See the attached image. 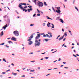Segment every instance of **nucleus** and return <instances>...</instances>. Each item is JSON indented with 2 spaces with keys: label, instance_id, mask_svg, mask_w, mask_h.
<instances>
[{
  "label": "nucleus",
  "instance_id": "obj_5",
  "mask_svg": "<svg viewBox=\"0 0 79 79\" xmlns=\"http://www.w3.org/2000/svg\"><path fill=\"white\" fill-rule=\"evenodd\" d=\"M8 27V25L6 24L5 26L2 27L3 29H4V30Z\"/></svg>",
  "mask_w": 79,
  "mask_h": 79
},
{
  "label": "nucleus",
  "instance_id": "obj_7",
  "mask_svg": "<svg viewBox=\"0 0 79 79\" xmlns=\"http://www.w3.org/2000/svg\"><path fill=\"white\" fill-rule=\"evenodd\" d=\"M56 13H59V14H60V13H61V11L60 10H56Z\"/></svg>",
  "mask_w": 79,
  "mask_h": 79
},
{
  "label": "nucleus",
  "instance_id": "obj_55",
  "mask_svg": "<svg viewBox=\"0 0 79 79\" xmlns=\"http://www.w3.org/2000/svg\"><path fill=\"white\" fill-rule=\"evenodd\" d=\"M31 69H27V71H30V70Z\"/></svg>",
  "mask_w": 79,
  "mask_h": 79
},
{
  "label": "nucleus",
  "instance_id": "obj_19",
  "mask_svg": "<svg viewBox=\"0 0 79 79\" xmlns=\"http://www.w3.org/2000/svg\"><path fill=\"white\" fill-rule=\"evenodd\" d=\"M62 39H63L60 37L59 38L58 40H59V41H60V40H61Z\"/></svg>",
  "mask_w": 79,
  "mask_h": 79
},
{
  "label": "nucleus",
  "instance_id": "obj_42",
  "mask_svg": "<svg viewBox=\"0 0 79 79\" xmlns=\"http://www.w3.org/2000/svg\"><path fill=\"white\" fill-rule=\"evenodd\" d=\"M66 40V38H64L63 39V41L64 42V41H65V40Z\"/></svg>",
  "mask_w": 79,
  "mask_h": 79
},
{
  "label": "nucleus",
  "instance_id": "obj_57",
  "mask_svg": "<svg viewBox=\"0 0 79 79\" xmlns=\"http://www.w3.org/2000/svg\"><path fill=\"white\" fill-rule=\"evenodd\" d=\"M62 32H64V29H62Z\"/></svg>",
  "mask_w": 79,
  "mask_h": 79
},
{
  "label": "nucleus",
  "instance_id": "obj_38",
  "mask_svg": "<svg viewBox=\"0 0 79 79\" xmlns=\"http://www.w3.org/2000/svg\"><path fill=\"white\" fill-rule=\"evenodd\" d=\"M0 77H1V78H2L3 77V76L1 75H0Z\"/></svg>",
  "mask_w": 79,
  "mask_h": 79
},
{
  "label": "nucleus",
  "instance_id": "obj_35",
  "mask_svg": "<svg viewBox=\"0 0 79 79\" xmlns=\"http://www.w3.org/2000/svg\"><path fill=\"white\" fill-rule=\"evenodd\" d=\"M37 11H38V13H39L40 12V11H39V9H37Z\"/></svg>",
  "mask_w": 79,
  "mask_h": 79
},
{
  "label": "nucleus",
  "instance_id": "obj_23",
  "mask_svg": "<svg viewBox=\"0 0 79 79\" xmlns=\"http://www.w3.org/2000/svg\"><path fill=\"white\" fill-rule=\"evenodd\" d=\"M64 35L65 37H66L67 36V33H66H66H65L64 34Z\"/></svg>",
  "mask_w": 79,
  "mask_h": 79
},
{
  "label": "nucleus",
  "instance_id": "obj_56",
  "mask_svg": "<svg viewBox=\"0 0 79 79\" xmlns=\"http://www.w3.org/2000/svg\"><path fill=\"white\" fill-rule=\"evenodd\" d=\"M73 56H74V57H77V56L76 55H75L74 54H73Z\"/></svg>",
  "mask_w": 79,
  "mask_h": 79
},
{
  "label": "nucleus",
  "instance_id": "obj_18",
  "mask_svg": "<svg viewBox=\"0 0 79 79\" xmlns=\"http://www.w3.org/2000/svg\"><path fill=\"white\" fill-rule=\"evenodd\" d=\"M75 9L77 10V11H79V9H78V8L77 7L75 6Z\"/></svg>",
  "mask_w": 79,
  "mask_h": 79
},
{
  "label": "nucleus",
  "instance_id": "obj_2",
  "mask_svg": "<svg viewBox=\"0 0 79 79\" xmlns=\"http://www.w3.org/2000/svg\"><path fill=\"white\" fill-rule=\"evenodd\" d=\"M38 6L39 7H43V6H44V3H43L42 2L39 1L38 2Z\"/></svg>",
  "mask_w": 79,
  "mask_h": 79
},
{
  "label": "nucleus",
  "instance_id": "obj_15",
  "mask_svg": "<svg viewBox=\"0 0 79 79\" xmlns=\"http://www.w3.org/2000/svg\"><path fill=\"white\" fill-rule=\"evenodd\" d=\"M46 37H48L49 38H50V35H48V34H46Z\"/></svg>",
  "mask_w": 79,
  "mask_h": 79
},
{
  "label": "nucleus",
  "instance_id": "obj_31",
  "mask_svg": "<svg viewBox=\"0 0 79 79\" xmlns=\"http://www.w3.org/2000/svg\"><path fill=\"white\" fill-rule=\"evenodd\" d=\"M52 10H53L54 11V12H56V11H55V9L54 8H53V7H52Z\"/></svg>",
  "mask_w": 79,
  "mask_h": 79
},
{
  "label": "nucleus",
  "instance_id": "obj_28",
  "mask_svg": "<svg viewBox=\"0 0 79 79\" xmlns=\"http://www.w3.org/2000/svg\"><path fill=\"white\" fill-rule=\"evenodd\" d=\"M36 13L35 12V14L33 15V17H34V16H36V14H35Z\"/></svg>",
  "mask_w": 79,
  "mask_h": 79
},
{
  "label": "nucleus",
  "instance_id": "obj_4",
  "mask_svg": "<svg viewBox=\"0 0 79 79\" xmlns=\"http://www.w3.org/2000/svg\"><path fill=\"white\" fill-rule=\"evenodd\" d=\"M28 42H29L28 43V45H31L33 44V42L31 41H28Z\"/></svg>",
  "mask_w": 79,
  "mask_h": 79
},
{
  "label": "nucleus",
  "instance_id": "obj_8",
  "mask_svg": "<svg viewBox=\"0 0 79 79\" xmlns=\"http://www.w3.org/2000/svg\"><path fill=\"white\" fill-rule=\"evenodd\" d=\"M31 11H32V8L28 9V13H29Z\"/></svg>",
  "mask_w": 79,
  "mask_h": 79
},
{
  "label": "nucleus",
  "instance_id": "obj_6",
  "mask_svg": "<svg viewBox=\"0 0 79 79\" xmlns=\"http://www.w3.org/2000/svg\"><path fill=\"white\" fill-rule=\"evenodd\" d=\"M11 40L14 41H16V38H15L14 37H13L11 39Z\"/></svg>",
  "mask_w": 79,
  "mask_h": 79
},
{
  "label": "nucleus",
  "instance_id": "obj_12",
  "mask_svg": "<svg viewBox=\"0 0 79 79\" xmlns=\"http://www.w3.org/2000/svg\"><path fill=\"white\" fill-rule=\"evenodd\" d=\"M46 18H48L47 19H51V20H53V19H52V18L50 17H49L48 16H47Z\"/></svg>",
  "mask_w": 79,
  "mask_h": 79
},
{
  "label": "nucleus",
  "instance_id": "obj_45",
  "mask_svg": "<svg viewBox=\"0 0 79 79\" xmlns=\"http://www.w3.org/2000/svg\"><path fill=\"white\" fill-rule=\"evenodd\" d=\"M10 71V69H9V70H7L6 71V72H8Z\"/></svg>",
  "mask_w": 79,
  "mask_h": 79
},
{
  "label": "nucleus",
  "instance_id": "obj_50",
  "mask_svg": "<svg viewBox=\"0 0 79 79\" xmlns=\"http://www.w3.org/2000/svg\"><path fill=\"white\" fill-rule=\"evenodd\" d=\"M34 26V24H31L30 25V26Z\"/></svg>",
  "mask_w": 79,
  "mask_h": 79
},
{
  "label": "nucleus",
  "instance_id": "obj_36",
  "mask_svg": "<svg viewBox=\"0 0 79 79\" xmlns=\"http://www.w3.org/2000/svg\"><path fill=\"white\" fill-rule=\"evenodd\" d=\"M17 75V73H15L14 74V76H16Z\"/></svg>",
  "mask_w": 79,
  "mask_h": 79
},
{
  "label": "nucleus",
  "instance_id": "obj_60",
  "mask_svg": "<svg viewBox=\"0 0 79 79\" xmlns=\"http://www.w3.org/2000/svg\"><path fill=\"white\" fill-rule=\"evenodd\" d=\"M27 10H26V9H25V12H27Z\"/></svg>",
  "mask_w": 79,
  "mask_h": 79
},
{
  "label": "nucleus",
  "instance_id": "obj_48",
  "mask_svg": "<svg viewBox=\"0 0 79 79\" xmlns=\"http://www.w3.org/2000/svg\"><path fill=\"white\" fill-rule=\"evenodd\" d=\"M27 8V6H26L24 7V8Z\"/></svg>",
  "mask_w": 79,
  "mask_h": 79
},
{
  "label": "nucleus",
  "instance_id": "obj_59",
  "mask_svg": "<svg viewBox=\"0 0 79 79\" xmlns=\"http://www.w3.org/2000/svg\"><path fill=\"white\" fill-rule=\"evenodd\" d=\"M52 68L48 69V71H50V70H52Z\"/></svg>",
  "mask_w": 79,
  "mask_h": 79
},
{
  "label": "nucleus",
  "instance_id": "obj_46",
  "mask_svg": "<svg viewBox=\"0 0 79 79\" xmlns=\"http://www.w3.org/2000/svg\"><path fill=\"white\" fill-rule=\"evenodd\" d=\"M43 37H47V36L45 34H44V35Z\"/></svg>",
  "mask_w": 79,
  "mask_h": 79
},
{
  "label": "nucleus",
  "instance_id": "obj_61",
  "mask_svg": "<svg viewBox=\"0 0 79 79\" xmlns=\"http://www.w3.org/2000/svg\"><path fill=\"white\" fill-rule=\"evenodd\" d=\"M32 7V6H30V7H29V8H31Z\"/></svg>",
  "mask_w": 79,
  "mask_h": 79
},
{
  "label": "nucleus",
  "instance_id": "obj_29",
  "mask_svg": "<svg viewBox=\"0 0 79 79\" xmlns=\"http://www.w3.org/2000/svg\"><path fill=\"white\" fill-rule=\"evenodd\" d=\"M56 8H57V10H60V7H57Z\"/></svg>",
  "mask_w": 79,
  "mask_h": 79
},
{
  "label": "nucleus",
  "instance_id": "obj_1",
  "mask_svg": "<svg viewBox=\"0 0 79 79\" xmlns=\"http://www.w3.org/2000/svg\"><path fill=\"white\" fill-rule=\"evenodd\" d=\"M39 38V37H38V36H36L35 38V42L36 43L34 44L35 47H37V46H40V43L38 42V41L37 40Z\"/></svg>",
  "mask_w": 79,
  "mask_h": 79
},
{
  "label": "nucleus",
  "instance_id": "obj_9",
  "mask_svg": "<svg viewBox=\"0 0 79 79\" xmlns=\"http://www.w3.org/2000/svg\"><path fill=\"white\" fill-rule=\"evenodd\" d=\"M20 8L21 10H23V11H24L26 10V9H24L23 7H20Z\"/></svg>",
  "mask_w": 79,
  "mask_h": 79
},
{
  "label": "nucleus",
  "instance_id": "obj_51",
  "mask_svg": "<svg viewBox=\"0 0 79 79\" xmlns=\"http://www.w3.org/2000/svg\"><path fill=\"white\" fill-rule=\"evenodd\" d=\"M60 37L63 39V38L64 37V35H63L62 36Z\"/></svg>",
  "mask_w": 79,
  "mask_h": 79
},
{
  "label": "nucleus",
  "instance_id": "obj_62",
  "mask_svg": "<svg viewBox=\"0 0 79 79\" xmlns=\"http://www.w3.org/2000/svg\"><path fill=\"white\" fill-rule=\"evenodd\" d=\"M72 45H74V43H73L72 44Z\"/></svg>",
  "mask_w": 79,
  "mask_h": 79
},
{
  "label": "nucleus",
  "instance_id": "obj_3",
  "mask_svg": "<svg viewBox=\"0 0 79 79\" xmlns=\"http://www.w3.org/2000/svg\"><path fill=\"white\" fill-rule=\"evenodd\" d=\"M13 33L15 36H16L17 37L19 36V32H18V31L15 30L14 31Z\"/></svg>",
  "mask_w": 79,
  "mask_h": 79
},
{
  "label": "nucleus",
  "instance_id": "obj_37",
  "mask_svg": "<svg viewBox=\"0 0 79 79\" xmlns=\"http://www.w3.org/2000/svg\"><path fill=\"white\" fill-rule=\"evenodd\" d=\"M60 36H61L60 35L58 36L57 38H56V39H58V38L60 37Z\"/></svg>",
  "mask_w": 79,
  "mask_h": 79
},
{
  "label": "nucleus",
  "instance_id": "obj_40",
  "mask_svg": "<svg viewBox=\"0 0 79 79\" xmlns=\"http://www.w3.org/2000/svg\"><path fill=\"white\" fill-rule=\"evenodd\" d=\"M31 62L32 63H35V61L34 60V61H31Z\"/></svg>",
  "mask_w": 79,
  "mask_h": 79
},
{
  "label": "nucleus",
  "instance_id": "obj_26",
  "mask_svg": "<svg viewBox=\"0 0 79 79\" xmlns=\"http://www.w3.org/2000/svg\"><path fill=\"white\" fill-rule=\"evenodd\" d=\"M6 74V73H5V72H4L2 73L1 74Z\"/></svg>",
  "mask_w": 79,
  "mask_h": 79
},
{
  "label": "nucleus",
  "instance_id": "obj_64",
  "mask_svg": "<svg viewBox=\"0 0 79 79\" xmlns=\"http://www.w3.org/2000/svg\"><path fill=\"white\" fill-rule=\"evenodd\" d=\"M48 24L49 25H50V23L49 22H48Z\"/></svg>",
  "mask_w": 79,
  "mask_h": 79
},
{
  "label": "nucleus",
  "instance_id": "obj_49",
  "mask_svg": "<svg viewBox=\"0 0 79 79\" xmlns=\"http://www.w3.org/2000/svg\"><path fill=\"white\" fill-rule=\"evenodd\" d=\"M1 45H5V43H2V44H1Z\"/></svg>",
  "mask_w": 79,
  "mask_h": 79
},
{
  "label": "nucleus",
  "instance_id": "obj_63",
  "mask_svg": "<svg viewBox=\"0 0 79 79\" xmlns=\"http://www.w3.org/2000/svg\"><path fill=\"white\" fill-rule=\"evenodd\" d=\"M74 48V46H72V47H71V49H73V48Z\"/></svg>",
  "mask_w": 79,
  "mask_h": 79
},
{
  "label": "nucleus",
  "instance_id": "obj_30",
  "mask_svg": "<svg viewBox=\"0 0 79 79\" xmlns=\"http://www.w3.org/2000/svg\"><path fill=\"white\" fill-rule=\"evenodd\" d=\"M3 61H5V62L6 63V60H5V58H3Z\"/></svg>",
  "mask_w": 79,
  "mask_h": 79
},
{
  "label": "nucleus",
  "instance_id": "obj_20",
  "mask_svg": "<svg viewBox=\"0 0 79 79\" xmlns=\"http://www.w3.org/2000/svg\"><path fill=\"white\" fill-rule=\"evenodd\" d=\"M51 25H52V26L51 27L53 29L55 27H54V25H53V23H52Z\"/></svg>",
  "mask_w": 79,
  "mask_h": 79
},
{
  "label": "nucleus",
  "instance_id": "obj_52",
  "mask_svg": "<svg viewBox=\"0 0 79 79\" xmlns=\"http://www.w3.org/2000/svg\"><path fill=\"white\" fill-rule=\"evenodd\" d=\"M15 12H16V13H17L18 15L19 14V13H18V11L17 10H15Z\"/></svg>",
  "mask_w": 79,
  "mask_h": 79
},
{
  "label": "nucleus",
  "instance_id": "obj_13",
  "mask_svg": "<svg viewBox=\"0 0 79 79\" xmlns=\"http://www.w3.org/2000/svg\"><path fill=\"white\" fill-rule=\"evenodd\" d=\"M4 33H3V31H2L1 33V36H3V35Z\"/></svg>",
  "mask_w": 79,
  "mask_h": 79
},
{
  "label": "nucleus",
  "instance_id": "obj_41",
  "mask_svg": "<svg viewBox=\"0 0 79 79\" xmlns=\"http://www.w3.org/2000/svg\"><path fill=\"white\" fill-rule=\"evenodd\" d=\"M47 26L48 27H50V25L48 24H47Z\"/></svg>",
  "mask_w": 79,
  "mask_h": 79
},
{
  "label": "nucleus",
  "instance_id": "obj_44",
  "mask_svg": "<svg viewBox=\"0 0 79 79\" xmlns=\"http://www.w3.org/2000/svg\"><path fill=\"white\" fill-rule=\"evenodd\" d=\"M45 40L46 42H47L48 41V39H46Z\"/></svg>",
  "mask_w": 79,
  "mask_h": 79
},
{
  "label": "nucleus",
  "instance_id": "obj_22",
  "mask_svg": "<svg viewBox=\"0 0 79 79\" xmlns=\"http://www.w3.org/2000/svg\"><path fill=\"white\" fill-rule=\"evenodd\" d=\"M44 5H45V6H47V4L46 3V2H44Z\"/></svg>",
  "mask_w": 79,
  "mask_h": 79
},
{
  "label": "nucleus",
  "instance_id": "obj_33",
  "mask_svg": "<svg viewBox=\"0 0 79 79\" xmlns=\"http://www.w3.org/2000/svg\"><path fill=\"white\" fill-rule=\"evenodd\" d=\"M6 16H7V15H6L5 16H4L3 17L4 18H6Z\"/></svg>",
  "mask_w": 79,
  "mask_h": 79
},
{
  "label": "nucleus",
  "instance_id": "obj_53",
  "mask_svg": "<svg viewBox=\"0 0 79 79\" xmlns=\"http://www.w3.org/2000/svg\"><path fill=\"white\" fill-rule=\"evenodd\" d=\"M60 18V17H58L57 18H56V20H58V19Z\"/></svg>",
  "mask_w": 79,
  "mask_h": 79
},
{
  "label": "nucleus",
  "instance_id": "obj_27",
  "mask_svg": "<svg viewBox=\"0 0 79 79\" xmlns=\"http://www.w3.org/2000/svg\"><path fill=\"white\" fill-rule=\"evenodd\" d=\"M5 47H6L7 48H9V46H8L7 45H5Z\"/></svg>",
  "mask_w": 79,
  "mask_h": 79
},
{
  "label": "nucleus",
  "instance_id": "obj_25",
  "mask_svg": "<svg viewBox=\"0 0 79 79\" xmlns=\"http://www.w3.org/2000/svg\"><path fill=\"white\" fill-rule=\"evenodd\" d=\"M37 37H40V34H37Z\"/></svg>",
  "mask_w": 79,
  "mask_h": 79
},
{
  "label": "nucleus",
  "instance_id": "obj_17",
  "mask_svg": "<svg viewBox=\"0 0 79 79\" xmlns=\"http://www.w3.org/2000/svg\"><path fill=\"white\" fill-rule=\"evenodd\" d=\"M8 43H9V44H11H11H13V42H12L11 41H9L8 42Z\"/></svg>",
  "mask_w": 79,
  "mask_h": 79
},
{
  "label": "nucleus",
  "instance_id": "obj_39",
  "mask_svg": "<svg viewBox=\"0 0 79 79\" xmlns=\"http://www.w3.org/2000/svg\"><path fill=\"white\" fill-rule=\"evenodd\" d=\"M48 34H49L50 35H52V33H49V32H48Z\"/></svg>",
  "mask_w": 79,
  "mask_h": 79
},
{
  "label": "nucleus",
  "instance_id": "obj_58",
  "mask_svg": "<svg viewBox=\"0 0 79 79\" xmlns=\"http://www.w3.org/2000/svg\"><path fill=\"white\" fill-rule=\"evenodd\" d=\"M33 53H34L33 52H30L29 54H33Z\"/></svg>",
  "mask_w": 79,
  "mask_h": 79
},
{
  "label": "nucleus",
  "instance_id": "obj_14",
  "mask_svg": "<svg viewBox=\"0 0 79 79\" xmlns=\"http://www.w3.org/2000/svg\"><path fill=\"white\" fill-rule=\"evenodd\" d=\"M29 39L28 40H27V41H31V40H32V38H28V39Z\"/></svg>",
  "mask_w": 79,
  "mask_h": 79
},
{
  "label": "nucleus",
  "instance_id": "obj_43",
  "mask_svg": "<svg viewBox=\"0 0 79 79\" xmlns=\"http://www.w3.org/2000/svg\"><path fill=\"white\" fill-rule=\"evenodd\" d=\"M44 58H45L46 59V60H47V59H48V58H49V57H45Z\"/></svg>",
  "mask_w": 79,
  "mask_h": 79
},
{
  "label": "nucleus",
  "instance_id": "obj_47",
  "mask_svg": "<svg viewBox=\"0 0 79 79\" xmlns=\"http://www.w3.org/2000/svg\"><path fill=\"white\" fill-rule=\"evenodd\" d=\"M34 71H35L34 70H31L30 71V72H34Z\"/></svg>",
  "mask_w": 79,
  "mask_h": 79
},
{
  "label": "nucleus",
  "instance_id": "obj_34",
  "mask_svg": "<svg viewBox=\"0 0 79 79\" xmlns=\"http://www.w3.org/2000/svg\"><path fill=\"white\" fill-rule=\"evenodd\" d=\"M61 59L59 58V59L58 61H61Z\"/></svg>",
  "mask_w": 79,
  "mask_h": 79
},
{
  "label": "nucleus",
  "instance_id": "obj_10",
  "mask_svg": "<svg viewBox=\"0 0 79 79\" xmlns=\"http://www.w3.org/2000/svg\"><path fill=\"white\" fill-rule=\"evenodd\" d=\"M59 20L60 21V22L61 23H64V21L62 19H59Z\"/></svg>",
  "mask_w": 79,
  "mask_h": 79
},
{
  "label": "nucleus",
  "instance_id": "obj_16",
  "mask_svg": "<svg viewBox=\"0 0 79 79\" xmlns=\"http://www.w3.org/2000/svg\"><path fill=\"white\" fill-rule=\"evenodd\" d=\"M21 4H19V5L18 6L19 7H20V8H22V5H21Z\"/></svg>",
  "mask_w": 79,
  "mask_h": 79
},
{
  "label": "nucleus",
  "instance_id": "obj_24",
  "mask_svg": "<svg viewBox=\"0 0 79 79\" xmlns=\"http://www.w3.org/2000/svg\"><path fill=\"white\" fill-rule=\"evenodd\" d=\"M45 23H43V26H45Z\"/></svg>",
  "mask_w": 79,
  "mask_h": 79
},
{
  "label": "nucleus",
  "instance_id": "obj_32",
  "mask_svg": "<svg viewBox=\"0 0 79 79\" xmlns=\"http://www.w3.org/2000/svg\"><path fill=\"white\" fill-rule=\"evenodd\" d=\"M37 16H40V14L39 13L37 14Z\"/></svg>",
  "mask_w": 79,
  "mask_h": 79
},
{
  "label": "nucleus",
  "instance_id": "obj_54",
  "mask_svg": "<svg viewBox=\"0 0 79 79\" xmlns=\"http://www.w3.org/2000/svg\"><path fill=\"white\" fill-rule=\"evenodd\" d=\"M58 69L57 68H55L53 69V70H54L55 69Z\"/></svg>",
  "mask_w": 79,
  "mask_h": 79
},
{
  "label": "nucleus",
  "instance_id": "obj_11",
  "mask_svg": "<svg viewBox=\"0 0 79 79\" xmlns=\"http://www.w3.org/2000/svg\"><path fill=\"white\" fill-rule=\"evenodd\" d=\"M34 36L33 35V34L31 35L30 37H29L28 38H31V39H32Z\"/></svg>",
  "mask_w": 79,
  "mask_h": 79
},
{
  "label": "nucleus",
  "instance_id": "obj_21",
  "mask_svg": "<svg viewBox=\"0 0 79 79\" xmlns=\"http://www.w3.org/2000/svg\"><path fill=\"white\" fill-rule=\"evenodd\" d=\"M37 1V0H34L33 1V2L35 3V4H36V1Z\"/></svg>",
  "mask_w": 79,
  "mask_h": 79
}]
</instances>
